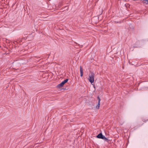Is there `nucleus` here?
I'll use <instances>...</instances> for the list:
<instances>
[{
    "instance_id": "nucleus-1",
    "label": "nucleus",
    "mask_w": 148,
    "mask_h": 148,
    "mask_svg": "<svg viewBox=\"0 0 148 148\" xmlns=\"http://www.w3.org/2000/svg\"><path fill=\"white\" fill-rule=\"evenodd\" d=\"M94 77L95 74L93 73H91L89 75L88 80L91 84H92L94 81Z\"/></svg>"
},
{
    "instance_id": "nucleus-7",
    "label": "nucleus",
    "mask_w": 148,
    "mask_h": 148,
    "mask_svg": "<svg viewBox=\"0 0 148 148\" xmlns=\"http://www.w3.org/2000/svg\"><path fill=\"white\" fill-rule=\"evenodd\" d=\"M147 0L148 1L147 3H148V0Z\"/></svg>"
},
{
    "instance_id": "nucleus-2",
    "label": "nucleus",
    "mask_w": 148,
    "mask_h": 148,
    "mask_svg": "<svg viewBox=\"0 0 148 148\" xmlns=\"http://www.w3.org/2000/svg\"><path fill=\"white\" fill-rule=\"evenodd\" d=\"M68 80V79H66L62 81L61 83L58 85V86L59 87H62L64 84L66 83Z\"/></svg>"
},
{
    "instance_id": "nucleus-6",
    "label": "nucleus",
    "mask_w": 148,
    "mask_h": 148,
    "mask_svg": "<svg viewBox=\"0 0 148 148\" xmlns=\"http://www.w3.org/2000/svg\"><path fill=\"white\" fill-rule=\"evenodd\" d=\"M101 139H103L105 141H108L109 140L108 139V138H107L105 137L103 135Z\"/></svg>"
},
{
    "instance_id": "nucleus-4",
    "label": "nucleus",
    "mask_w": 148,
    "mask_h": 148,
    "mask_svg": "<svg viewBox=\"0 0 148 148\" xmlns=\"http://www.w3.org/2000/svg\"><path fill=\"white\" fill-rule=\"evenodd\" d=\"M103 136V135L101 133H100L97 136V137L101 139Z\"/></svg>"
},
{
    "instance_id": "nucleus-3",
    "label": "nucleus",
    "mask_w": 148,
    "mask_h": 148,
    "mask_svg": "<svg viewBox=\"0 0 148 148\" xmlns=\"http://www.w3.org/2000/svg\"><path fill=\"white\" fill-rule=\"evenodd\" d=\"M97 99H98V101L97 105L96 106V108L97 109H99L100 106V102L101 99L99 97H97Z\"/></svg>"
},
{
    "instance_id": "nucleus-5",
    "label": "nucleus",
    "mask_w": 148,
    "mask_h": 148,
    "mask_svg": "<svg viewBox=\"0 0 148 148\" xmlns=\"http://www.w3.org/2000/svg\"><path fill=\"white\" fill-rule=\"evenodd\" d=\"M80 76L81 77H82L83 75V70L82 69V68L80 66Z\"/></svg>"
}]
</instances>
